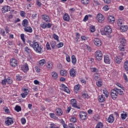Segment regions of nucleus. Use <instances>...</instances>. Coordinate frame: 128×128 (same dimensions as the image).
I'll list each match as a JSON object with an SVG mask.
<instances>
[{
  "mask_svg": "<svg viewBox=\"0 0 128 128\" xmlns=\"http://www.w3.org/2000/svg\"><path fill=\"white\" fill-rule=\"evenodd\" d=\"M107 121L110 124H112V122H114V116L112 114L110 115Z\"/></svg>",
  "mask_w": 128,
  "mask_h": 128,
  "instance_id": "16",
  "label": "nucleus"
},
{
  "mask_svg": "<svg viewBox=\"0 0 128 128\" xmlns=\"http://www.w3.org/2000/svg\"><path fill=\"white\" fill-rule=\"evenodd\" d=\"M21 40H22L24 43L26 42V39L24 38V34H22L20 36Z\"/></svg>",
  "mask_w": 128,
  "mask_h": 128,
  "instance_id": "41",
  "label": "nucleus"
},
{
  "mask_svg": "<svg viewBox=\"0 0 128 128\" xmlns=\"http://www.w3.org/2000/svg\"><path fill=\"white\" fill-rule=\"evenodd\" d=\"M104 62L106 64H110V58L108 55H105L104 56Z\"/></svg>",
  "mask_w": 128,
  "mask_h": 128,
  "instance_id": "6",
  "label": "nucleus"
},
{
  "mask_svg": "<svg viewBox=\"0 0 128 128\" xmlns=\"http://www.w3.org/2000/svg\"><path fill=\"white\" fill-rule=\"evenodd\" d=\"M74 90L76 92H78V91L80 90V84H78L75 86L74 87Z\"/></svg>",
  "mask_w": 128,
  "mask_h": 128,
  "instance_id": "30",
  "label": "nucleus"
},
{
  "mask_svg": "<svg viewBox=\"0 0 128 128\" xmlns=\"http://www.w3.org/2000/svg\"><path fill=\"white\" fill-rule=\"evenodd\" d=\"M24 14H26V12H24V11L20 12V15L21 16H22V17L24 16Z\"/></svg>",
  "mask_w": 128,
  "mask_h": 128,
  "instance_id": "60",
  "label": "nucleus"
},
{
  "mask_svg": "<svg viewBox=\"0 0 128 128\" xmlns=\"http://www.w3.org/2000/svg\"><path fill=\"white\" fill-rule=\"evenodd\" d=\"M94 4H95V6H99L100 2L98 0H94Z\"/></svg>",
  "mask_w": 128,
  "mask_h": 128,
  "instance_id": "61",
  "label": "nucleus"
},
{
  "mask_svg": "<svg viewBox=\"0 0 128 128\" xmlns=\"http://www.w3.org/2000/svg\"><path fill=\"white\" fill-rule=\"evenodd\" d=\"M61 86L64 92H66L67 94H70V89L64 84H61Z\"/></svg>",
  "mask_w": 128,
  "mask_h": 128,
  "instance_id": "13",
  "label": "nucleus"
},
{
  "mask_svg": "<svg viewBox=\"0 0 128 128\" xmlns=\"http://www.w3.org/2000/svg\"><path fill=\"white\" fill-rule=\"evenodd\" d=\"M118 94L120 96H124V91L122 89H118L115 87L114 89L111 90V98L112 100H116L118 98Z\"/></svg>",
  "mask_w": 128,
  "mask_h": 128,
  "instance_id": "2",
  "label": "nucleus"
},
{
  "mask_svg": "<svg viewBox=\"0 0 128 128\" xmlns=\"http://www.w3.org/2000/svg\"><path fill=\"white\" fill-rule=\"evenodd\" d=\"M82 96L84 98H90V96L87 94H83Z\"/></svg>",
  "mask_w": 128,
  "mask_h": 128,
  "instance_id": "49",
  "label": "nucleus"
},
{
  "mask_svg": "<svg viewBox=\"0 0 128 128\" xmlns=\"http://www.w3.org/2000/svg\"><path fill=\"white\" fill-rule=\"evenodd\" d=\"M24 30L26 32H30L32 33V28L30 27V26H27L26 27H24Z\"/></svg>",
  "mask_w": 128,
  "mask_h": 128,
  "instance_id": "15",
  "label": "nucleus"
},
{
  "mask_svg": "<svg viewBox=\"0 0 128 128\" xmlns=\"http://www.w3.org/2000/svg\"><path fill=\"white\" fill-rule=\"evenodd\" d=\"M42 18L44 20H45L46 22H50V17L48 16H46V14L45 15H42Z\"/></svg>",
  "mask_w": 128,
  "mask_h": 128,
  "instance_id": "17",
  "label": "nucleus"
},
{
  "mask_svg": "<svg viewBox=\"0 0 128 128\" xmlns=\"http://www.w3.org/2000/svg\"><path fill=\"white\" fill-rule=\"evenodd\" d=\"M90 28L91 32H96V28H94V26H90Z\"/></svg>",
  "mask_w": 128,
  "mask_h": 128,
  "instance_id": "47",
  "label": "nucleus"
},
{
  "mask_svg": "<svg viewBox=\"0 0 128 128\" xmlns=\"http://www.w3.org/2000/svg\"><path fill=\"white\" fill-rule=\"evenodd\" d=\"M127 117H128V114H121V118L122 120H126V118Z\"/></svg>",
  "mask_w": 128,
  "mask_h": 128,
  "instance_id": "48",
  "label": "nucleus"
},
{
  "mask_svg": "<svg viewBox=\"0 0 128 128\" xmlns=\"http://www.w3.org/2000/svg\"><path fill=\"white\" fill-rule=\"evenodd\" d=\"M51 74L54 80H58V73H56V72H52Z\"/></svg>",
  "mask_w": 128,
  "mask_h": 128,
  "instance_id": "24",
  "label": "nucleus"
},
{
  "mask_svg": "<svg viewBox=\"0 0 128 128\" xmlns=\"http://www.w3.org/2000/svg\"><path fill=\"white\" fill-rule=\"evenodd\" d=\"M63 20H65V22H69V20H70V16H68V14L66 13L63 16Z\"/></svg>",
  "mask_w": 128,
  "mask_h": 128,
  "instance_id": "20",
  "label": "nucleus"
},
{
  "mask_svg": "<svg viewBox=\"0 0 128 128\" xmlns=\"http://www.w3.org/2000/svg\"><path fill=\"white\" fill-rule=\"evenodd\" d=\"M52 37L54 38V40H57V42H60V40L58 39V36L56 34H54Z\"/></svg>",
  "mask_w": 128,
  "mask_h": 128,
  "instance_id": "38",
  "label": "nucleus"
},
{
  "mask_svg": "<svg viewBox=\"0 0 128 128\" xmlns=\"http://www.w3.org/2000/svg\"><path fill=\"white\" fill-rule=\"evenodd\" d=\"M124 68L126 70H128V61H126L124 63Z\"/></svg>",
  "mask_w": 128,
  "mask_h": 128,
  "instance_id": "40",
  "label": "nucleus"
},
{
  "mask_svg": "<svg viewBox=\"0 0 128 128\" xmlns=\"http://www.w3.org/2000/svg\"><path fill=\"white\" fill-rule=\"evenodd\" d=\"M102 92L103 94H105L106 98H108V96L110 94V93H108V91L106 89H104Z\"/></svg>",
  "mask_w": 128,
  "mask_h": 128,
  "instance_id": "34",
  "label": "nucleus"
},
{
  "mask_svg": "<svg viewBox=\"0 0 128 128\" xmlns=\"http://www.w3.org/2000/svg\"><path fill=\"white\" fill-rule=\"evenodd\" d=\"M7 80L6 79H4V80H2V84H3L4 86H6V84L7 83Z\"/></svg>",
  "mask_w": 128,
  "mask_h": 128,
  "instance_id": "55",
  "label": "nucleus"
},
{
  "mask_svg": "<svg viewBox=\"0 0 128 128\" xmlns=\"http://www.w3.org/2000/svg\"><path fill=\"white\" fill-rule=\"evenodd\" d=\"M88 20V16L86 15L84 18V22H86Z\"/></svg>",
  "mask_w": 128,
  "mask_h": 128,
  "instance_id": "64",
  "label": "nucleus"
},
{
  "mask_svg": "<svg viewBox=\"0 0 128 128\" xmlns=\"http://www.w3.org/2000/svg\"><path fill=\"white\" fill-rule=\"evenodd\" d=\"M46 48L47 50H51L52 48H50V43L48 42H47L46 44Z\"/></svg>",
  "mask_w": 128,
  "mask_h": 128,
  "instance_id": "37",
  "label": "nucleus"
},
{
  "mask_svg": "<svg viewBox=\"0 0 128 128\" xmlns=\"http://www.w3.org/2000/svg\"><path fill=\"white\" fill-rule=\"evenodd\" d=\"M40 26L44 29L46 28V23L43 22L40 24Z\"/></svg>",
  "mask_w": 128,
  "mask_h": 128,
  "instance_id": "39",
  "label": "nucleus"
},
{
  "mask_svg": "<svg viewBox=\"0 0 128 128\" xmlns=\"http://www.w3.org/2000/svg\"><path fill=\"white\" fill-rule=\"evenodd\" d=\"M81 2L83 4H88L90 2L88 0H82Z\"/></svg>",
  "mask_w": 128,
  "mask_h": 128,
  "instance_id": "43",
  "label": "nucleus"
},
{
  "mask_svg": "<svg viewBox=\"0 0 128 128\" xmlns=\"http://www.w3.org/2000/svg\"><path fill=\"white\" fill-rule=\"evenodd\" d=\"M123 76H124V78L125 82H128V76H126V74L124 73L123 74Z\"/></svg>",
  "mask_w": 128,
  "mask_h": 128,
  "instance_id": "58",
  "label": "nucleus"
},
{
  "mask_svg": "<svg viewBox=\"0 0 128 128\" xmlns=\"http://www.w3.org/2000/svg\"><path fill=\"white\" fill-rule=\"evenodd\" d=\"M70 121L72 122H76V118L74 117L72 118H70Z\"/></svg>",
  "mask_w": 128,
  "mask_h": 128,
  "instance_id": "63",
  "label": "nucleus"
},
{
  "mask_svg": "<svg viewBox=\"0 0 128 128\" xmlns=\"http://www.w3.org/2000/svg\"><path fill=\"white\" fill-rule=\"evenodd\" d=\"M28 92H24L20 94L22 98H26V96H28Z\"/></svg>",
  "mask_w": 128,
  "mask_h": 128,
  "instance_id": "45",
  "label": "nucleus"
},
{
  "mask_svg": "<svg viewBox=\"0 0 128 128\" xmlns=\"http://www.w3.org/2000/svg\"><path fill=\"white\" fill-rule=\"evenodd\" d=\"M120 44L122 46H126V39L122 38L120 39Z\"/></svg>",
  "mask_w": 128,
  "mask_h": 128,
  "instance_id": "26",
  "label": "nucleus"
},
{
  "mask_svg": "<svg viewBox=\"0 0 128 128\" xmlns=\"http://www.w3.org/2000/svg\"><path fill=\"white\" fill-rule=\"evenodd\" d=\"M72 62L73 64H76V56L74 55L72 56Z\"/></svg>",
  "mask_w": 128,
  "mask_h": 128,
  "instance_id": "31",
  "label": "nucleus"
},
{
  "mask_svg": "<svg viewBox=\"0 0 128 128\" xmlns=\"http://www.w3.org/2000/svg\"><path fill=\"white\" fill-rule=\"evenodd\" d=\"M24 50L28 54H30L32 53V50L30 48H28V46L24 47Z\"/></svg>",
  "mask_w": 128,
  "mask_h": 128,
  "instance_id": "29",
  "label": "nucleus"
},
{
  "mask_svg": "<svg viewBox=\"0 0 128 128\" xmlns=\"http://www.w3.org/2000/svg\"><path fill=\"white\" fill-rule=\"evenodd\" d=\"M98 100L100 102H104L106 100V98L104 97L103 95L100 96H98Z\"/></svg>",
  "mask_w": 128,
  "mask_h": 128,
  "instance_id": "22",
  "label": "nucleus"
},
{
  "mask_svg": "<svg viewBox=\"0 0 128 128\" xmlns=\"http://www.w3.org/2000/svg\"><path fill=\"white\" fill-rule=\"evenodd\" d=\"M28 70H29L28 65V64H26L24 65V72H28Z\"/></svg>",
  "mask_w": 128,
  "mask_h": 128,
  "instance_id": "32",
  "label": "nucleus"
},
{
  "mask_svg": "<svg viewBox=\"0 0 128 128\" xmlns=\"http://www.w3.org/2000/svg\"><path fill=\"white\" fill-rule=\"evenodd\" d=\"M108 22L110 24H114V16H110L108 18Z\"/></svg>",
  "mask_w": 128,
  "mask_h": 128,
  "instance_id": "19",
  "label": "nucleus"
},
{
  "mask_svg": "<svg viewBox=\"0 0 128 128\" xmlns=\"http://www.w3.org/2000/svg\"><path fill=\"white\" fill-rule=\"evenodd\" d=\"M21 122L22 124H26V120L24 118H21Z\"/></svg>",
  "mask_w": 128,
  "mask_h": 128,
  "instance_id": "51",
  "label": "nucleus"
},
{
  "mask_svg": "<svg viewBox=\"0 0 128 128\" xmlns=\"http://www.w3.org/2000/svg\"><path fill=\"white\" fill-rule=\"evenodd\" d=\"M60 74L62 76H68L66 70H60Z\"/></svg>",
  "mask_w": 128,
  "mask_h": 128,
  "instance_id": "21",
  "label": "nucleus"
},
{
  "mask_svg": "<svg viewBox=\"0 0 128 128\" xmlns=\"http://www.w3.org/2000/svg\"><path fill=\"white\" fill-rule=\"evenodd\" d=\"M80 34L78 33H76V42H78V39L80 38Z\"/></svg>",
  "mask_w": 128,
  "mask_h": 128,
  "instance_id": "54",
  "label": "nucleus"
},
{
  "mask_svg": "<svg viewBox=\"0 0 128 128\" xmlns=\"http://www.w3.org/2000/svg\"><path fill=\"white\" fill-rule=\"evenodd\" d=\"M120 30L122 32H124L128 30V26L125 25H122L120 26Z\"/></svg>",
  "mask_w": 128,
  "mask_h": 128,
  "instance_id": "18",
  "label": "nucleus"
},
{
  "mask_svg": "<svg viewBox=\"0 0 128 128\" xmlns=\"http://www.w3.org/2000/svg\"><path fill=\"white\" fill-rule=\"evenodd\" d=\"M68 126L70 128H76L74 127V124L72 123L69 124Z\"/></svg>",
  "mask_w": 128,
  "mask_h": 128,
  "instance_id": "62",
  "label": "nucleus"
},
{
  "mask_svg": "<svg viewBox=\"0 0 128 128\" xmlns=\"http://www.w3.org/2000/svg\"><path fill=\"white\" fill-rule=\"evenodd\" d=\"M124 20H122V19H118L117 21V24L118 26H122V24H124Z\"/></svg>",
  "mask_w": 128,
  "mask_h": 128,
  "instance_id": "25",
  "label": "nucleus"
},
{
  "mask_svg": "<svg viewBox=\"0 0 128 128\" xmlns=\"http://www.w3.org/2000/svg\"><path fill=\"white\" fill-rule=\"evenodd\" d=\"M44 64H46V60L44 59H42L39 61V66H42Z\"/></svg>",
  "mask_w": 128,
  "mask_h": 128,
  "instance_id": "33",
  "label": "nucleus"
},
{
  "mask_svg": "<svg viewBox=\"0 0 128 128\" xmlns=\"http://www.w3.org/2000/svg\"><path fill=\"white\" fill-rule=\"evenodd\" d=\"M70 74L72 78H74L76 75V72L74 68H72L70 70Z\"/></svg>",
  "mask_w": 128,
  "mask_h": 128,
  "instance_id": "12",
  "label": "nucleus"
},
{
  "mask_svg": "<svg viewBox=\"0 0 128 128\" xmlns=\"http://www.w3.org/2000/svg\"><path fill=\"white\" fill-rule=\"evenodd\" d=\"M50 46L52 48H53L54 50L56 49V42L54 41H51Z\"/></svg>",
  "mask_w": 128,
  "mask_h": 128,
  "instance_id": "28",
  "label": "nucleus"
},
{
  "mask_svg": "<svg viewBox=\"0 0 128 128\" xmlns=\"http://www.w3.org/2000/svg\"><path fill=\"white\" fill-rule=\"evenodd\" d=\"M80 117L81 120H86V113L84 112H80Z\"/></svg>",
  "mask_w": 128,
  "mask_h": 128,
  "instance_id": "9",
  "label": "nucleus"
},
{
  "mask_svg": "<svg viewBox=\"0 0 128 128\" xmlns=\"http://www.w3.org/2000/svg\"><path fill=\"white\" fill-rule=\"evenodd\" d=\"M22 26H23L24 28L28 26V20L26 19L24 20L22 22Z\"/></svg>",
  "mask_w": 128,
  "mask_h": 128,
  "instance_id": "23",
  "label": "nucleus"
},
{
  "mask_svg": "<svg viewBox=\"0 0 128 128\" xmlns=\"http://www.w3.org/2000/svg\"><path fill=\"white\" fill-rule=\"evenodd\" d=\"M72 106H74V108H78V110H80V106H78L77 102L72 103Z\"/></svg>",
  "mask_w": 128,
  "mask_h": 128,
  "instance_id": "44",
  "label": "nucleus"
},
{
  "mask_svg": "<svg viewBox=\"0 0 128 128\" xmlns=\"http://www.w3.org/2000/svg\"><path fill=\"white\" fill-rule=\"evenodd\" d=\"M5 124H8V126H10V124H14V120L10 117H8L7 120L5 121Z\"/></svg>",
  "mask_w": 128,
  "mask_h": 128,
  "instance_id": "11",
  "label": "nucleus"
},
{
  "mask_svg": "<svg viewBox=\"0 0 128 128\" xmlns=\"http://www.w3.org/2000/svg\"><path fill=\"white\" fill-rule=\"evenodd\" d=\"M10 64L14 68V66H18V61L16 58L10 60Z\"/></svg>",
  "mask_w": 128,
  "mask_h": 128,
  "instance_id": "10",
  "label": "nucleus"
},
{
  "mask_svg": "<svg viewBox=\"0 0 128 128\" xmlns=\"http://www.w3.org/2000/svg\"><path fill=\"white\" fill-rule=\"evenodd\" d=\"M94 42V44L97 46H102V41H100V38H95Z\"/></svg>",
  "mask_w": 128,
  "mask_h": 128,
  "instance_id": "7",
  "label": "nucleus"
},
{
  "mask_svg": "<svg viewBox=\"0 0 128 128\" xmlns=\"http://www.w3.org/2000/svg\"><path fill=\"white\" fill-rule=\"evenodd\" d=\"M57 46L58 48H62L64 46V42H60L57 44Z\"/></svg>",
  "mask_w": 128,
  "mask_h": 128,
  "instance_id": "52",
  "label": "nucleus"
},
{
  "mask_svg": "<svg viewBox=\"0 0 128 128\" xmlns=\"http://www.w3.org/2000/svg\"><path fill=\"white\" fill-rule=\"evenodd\" d=\"M94 78L97 82L98 80H100V76H94Z\"/></svg>",
  "mask_w": 128,
  "mask_h": 128,
  "instance_id": "57",
  "label": "nucleus"
},
{
  "mask_svg": "<svg viewBox=\"0 0 128 128\" xmlns=\"http://www.w3.org/2000/svg\"><path fill=\"white\" fill-rule=\"evenodd\" d=\"M96 128H104V124L101 122H99L96 124Z\"/></svg>",
  "mask_w": 128,
  "mask_h": 128,
  "instance_id": "36",
  "label": "nucleus"
},
{
  "mask_svg": "<svg viewBox=\"0 0 128 128\" xmlns=\"http://www.w3.org/2000/svg\"><path fill=\"white\" fill-rule=\"evenodd\" d=\"M52 26V24L50 23L46 24V28H50Z\"/></svg>",
  "mask_w": 128,
  "mask_h": 128,
  "instance_id": "53",
  "label": "nucleus"
},
{
  "mask_svg": "<svg viewBox=\"0 0 128 128\" xmlns=\"http://www.w3.org/2000/svg\"><path fill=\"white\" fill-rule=\"evenodd\" d=\"M22 76L20 75L16 76V80H18V82H20V80H22Z\"/></svg>",
  "mask_w": 128,
  "mask_h": 128,
  "instance_id": "50",
  "label": "nucleus"
},
{
  "mask_svg": "<svg viewBox=\"0 0 128 128\" xmlns=\"http://www.w3.org/2000/svg\"><path fill=\"white\" fill-rule=\"evenodd\" d=\"M28 44L30 45V46L32 48L34 52H38V54H42V46H40V44L36 41H28Z\"/></svg>",
  "mask_w": 128,
  "mask_h": 128,
  "instance_id": "1",
  "label": "nucleus"
},
{
  "mask_svg": "<svg viewBox=\"0 0 128 128\" xmlns=\"http://www.w3.org/2000/svg\"><path fill=\"white\" fill-rule=\"evenodd\" d=\"M14 110H16V112H20V110H22V108L20 107V106L16 105L14 108Z\"/></svg>",
  "mask_w": 128,
  "mask_h": 128,
  "instance_id": "35",
  "label": "nucleus"
},
{
  "mask_svg": "<svg viewBox=\"0 0 128 128\" xmlns=\"http://www.w3.org/2000/svg\"><path fill=\"white\" fill-rule=\"evenodd\" d=\"M96 84L98 86H102V81H100V80H98V82H96Z\"/></svg>",
  "mask_w": 128,
  "mask_h": 128,
  "instance_id": "56",
  "label": "nucleus"
},
{
  "mask_svg": "<svg viewBox=\"0 0 128 128\" xmlns=\"http://www.w3.org/2000/svg\"><path fill=\"white\" fill-rule=\"evenodd\" d=\"M7 82L8 84H12V80L10 78H8L7 79Z\"/></svg>",
  "mask_w": 128,
  "mask_h": 128,
  "instance_id": "46",
  "label": "nucleus"
},
{
  "mask_svg": "<svg viewBox=\"0 0 128 128\" xmlns=\"http://www.w3.org/2000/svg\"><path fill=\"white\" fill-rule=\"evenodd\" d=\"M112 32V28L110 26H106L104 30L101 31V34L102 36H110Z\"/></svg>",
  "mask_w": 128,
  "mask_h": 128,
  "instance_id": "3",
  "label": "nucleus"
},
{
  "mask_svg": "<svg viewBox=\"0 0 128 128\" xmlns=\"http://www.w3.org/2000/svg\"><path fill=\"white\" fill-rule=\"evenodd\" d=\"M66 62H70V56L68 55H67L66 56Z\"/></svg>",
  "mask_w": 128,
  "mask_h": 128,
  "instance_id": "59",
  "label": "nucleus"
},
{
  "mask_svg": "<svg viewBox=\"0 0 128 128\" xmlns=\"http://www.w3.org/2000/svg\"><path fill=\"white\" fill-rule=\"evenodd\" d=\"M95 56L96 60L100 62V60H102V52L100 50L96 51L95 52Z\"/></svg>",
  "mask_w": 128,
  "mask_h": 128,
  "instance_id": "4",
  "label": "nucleus"
},
{
  "mask_svg": "<svg viewBox=\"0 0 128 128\" xmlns=\"http://www.w3.org/2000/svg\"><path fill=\"white\" fill-rule=\"evenodd\" d=\"M122 62V58L120 56H116V58L115 62L116 64H120Z\"/></svg>",
  "mask_w": 128,
  "mask_h": 128,
  "instance_id": "27",
  "label": "nucleus"
},
{
  "mask_svg": "<svg viewBox=\"0 0 128 128\" xmlns=\"http://www.w3.org/2000/svg\"><path fill=\"white\" fill-rule=\"evenodd\" d=\"M92 72H98V69L96 68H91Z\"/></svg>",
  "mask_w": 128,
  "mask_h": 128,
  "instance_id": "42",
  "label": "nucleus"
},
{
  "mask_svg": "<svg viewBox=\"0 0 128 128\" xmlns=\"http://www.w3.org/2000/svg\"><path fill=\"white\" fill-rule=\"evenodd\" d=\"M56 116H60L62 114V110L60 108H57L55 110Z\"/></svg>",
  "mask_w": 128,
  "mask_h": 128,
  "instance_id": "14",
  "label": "nucleus"
},
{
  "mask_svg": "<svg viewBox=\"0 0 128 128\" xmlns=\"http://www.w3.org/2000/svg\"><path fill=\"white\" fill-rule=\"evenodd\" d=\"M96 20L98 22H102L104 20V17L102 14H98L96 16Z\"/></svg>",
  "mask_w": 128,
  "mask_h": 128,
  "instance_id": "5",
  "label": "nucleus"
},
{
  "mask_svg": "<svg viewBox=\"0 0 128 128\" xmlns=\"http://www.w3.org/2000/svg\"><path fill=\"white\" fill-rule=\"evenodd\" d=\"M10 10V7L8 6H5L2 8V14H6V12H8Z\"/></svg>",
  "mask_w": 128,
  "mask_h": 128,
  "instance_id": "8",
  "label": "nucleus"
}]
</instances>
